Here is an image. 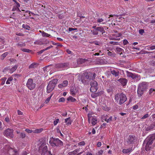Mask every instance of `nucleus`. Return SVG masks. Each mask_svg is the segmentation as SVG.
Listing matches in <instances>:
<instances>
[{
    "instance_id": "1",
    "label": "nucleus",
    "mask_w": 155,
    "mask_h": 155,
    "mask_svg": "<svg viewBox=\"0 0 155 155\" xmlns=\"http://www.w3.org/2000/svg\"><path fill=\"white\" fill-rule=\"evenodd\" d=\"M96 76L94 73L85 72L81 76L79 75L78 77L81 78L79 80V81H81L83 84H87L90 80L94 79Z\"/></svg>"
},
{
    "instance_id": "2",
    "label": "nucleus",
    "mask_w": 155,
    "mask_h": 155,
    "mask_svg": "<svg viewBox=\"0 0 155 155\" xmlns=\"http://www.w3.org/2000/svg\"><path fill=\"white\" fill-rule=\"evenodd\" d=\"M114 100L116 102L120 105H121L126 101L127 98L126 95L122 93L116 94L114 96Z\"/></svg>"
},
{
    "instance_id": "3",
    "label": "nucleus",
    "mask_w": 155,
    "mask_h": 155,
    "mask_svg": "<svg viewBox=\"0 0 155 155\" xmlns=\"http://www.w3.org/2000/svg\"><path fill=\"white\" fill-rule=\"evenodd\" d=\"M2 155H17L18 154L17 150L11 148L9 145H5L3 150Z\"/></svg>"
},
{
    "instance_id": "4",
    "label": "nucleus",
    "mask_w": 155,
    "mask_h": 155,
    "mask_svg": "<svg viewBox=\"0 0 155 155\" xmlns=\"http://www.w3.org/2000/svg\"><path fill=\"white\" fill-rule=\"evenodd\" d=\"M58 81V80L57 79H55L49 82L47 87V93H49L54 90Z\"/></svg>"
},
{
    "instance_id": "5",
    "label": "nucleus",
    "mask_w": 155,
    "mask_h": 155,
    "mask_svg": "<svg viewBox=\"0 0 155 155\" xmlns=\"http://www.w3.org/2000/svg\"><path fill=\"white\" fill-rule=\"evenodd\" d=\"M49 143L52 147L63 145V143L58 138H54L52 137L50 138Z\"/></svg>"
},
{
    "instance_id": "6",
    "label": "nucleus",
    "mask_w": 155,
    "mask_h": 155,
    "mask_svg": "<svg viewBox=\"0 0 155 155\" xmlns=\"http://www.w3.org/2000/svg\"><path fill=\"white\" fill-rule=\"evenodd\" d=\"M39 150L40 152H41L42 150L41 155H52L51 152L48 150L47 146L44 145V147H43L42 145H41L39 148Z\"/></svg>"
},
{
    "instance_id": "7",
    "label": "nucleus",
    "mask_w": 155,
    "mask_h": 155,
    "mask_svg": "<svg viewBox=\"0 0 155 155\" xmlns=\"http://www.w3.org/2000/svg\"><path fill=\"white\" fill-rule=\"evenodd\" d=\"M26 86L30 90H33L35 87L36 84L31 78L28 79L26 83Z\"/></svg>"
},
{
    "instance_id": "8",
    "label": "nucleus",
    "mask_w": 155,
    "mask_h": 155,
    "mask_svg": "<svg viewBox=\"0 0 155 155\" xmlns=\"http://www.w3.org/2000/svg\"><path fill=\"white\" fill-rule=\"evenodd\" d=\"M91 87L90 90L92 92H96L97 89V82L94 80H92L90 82Z\"/></svg>"
},
{
    "instance_id": "9",
    "label": "nucleus",
    "mask_w": 155,
    "mask_h": 155,
    "mask_svg": "<svg viewBox=\"0 0 155 155\" xmlns=\"http://www.w3.org/2000/svg\"><path fill=\"white\" fill-rule=\"evenodd\" d=\"M13 130L11 129L8 128L5 130L4 132V135L8 137L12 138L14 137L13 134Z\"/></svg>"
},
{
    "instance_id": "10",
    "label": "nucleus",
    "mask_w": 155,
    "mask_h": 155,
    "mask_svg": "<svg viewBox=\"0 0 155 155\" xmlns=\"http://www.w3.org/2000/svg\"><path fill=\"white\" fill-rule=\"evenodd\" d=\"M137 141V139L135 136L133 135H130L127 140V142L128 144H134Z\"/></svg>"
},
{
    "instance_id": "11",
    "label": "nucleus",
    "mask_w": 155,
    "mask_h": 155,
    "mask_svg": "<svg viewBox=\"0 0 155 155\" xmlns=\"http://www.w3.org/2000/svg\"><path fill=\"white\" fill-rule=\"evenodd\" d=\"M155 139V135L154 134H152L148 136L144 142L152 145Z\"/></svg>"
},
{
    "instance_id": "12",
    "label": "nucleus",
    "mask_w": 155,
    "mask_h": 155,
    "mask_svg": "<svg viewBox=\"0 0 155 155\" xmlns=\"http://www.w3.org/2000/svg\"><path fill=\"white\" fill-rule=\"evenodd\" d=\"M147 86L148 84L147 82H143L139 84L138 87L140 90L145 91L147 89Z\"/></svg>"
},
{
    "instance_id": "13",
    "label": "nucleus",
    "mask_w": 155,
    "mask_h": 155,
    "mask_svg": "<svg viewBox=\"0 0 155 155\" xmlns=\"http://www.w3.org/2000/svg\"><path fill=\"white\" fill-rule=\"evenodd\" d=\"M97 23L102 22V24H104L107 21H110V19L107 20L105 18H104L103 16H102V18L99 17L97 18Z\"/></svg>"
},
{
    "instance_id": "14",
    "label": "nucleus",
    "mask_w": 155,
    "mask_h": 155,
    "mask_svg": "<svg viewBox=\"0 0 155 155\" xmlns=\"http://www.w3.org/2000/svg\"><path fill=\"white\" fill-rule=\"evenodd\" d=\"M18 67V65H15L12 68H10L9 67H6L5 68V69H6L8 71V72L12 74L17 69Z\"/></svg>"
},
{
    "instance_id": "15",
    "label": "nucleus",
    "mask_w": 155,
    "mask_h": 155,
    "mask_svg": "<svg viewBox=\"0 0 155 155\" xmlns=\"http://www.w3.org/2000/svg\"><path fill=\"white\" fill-rule=\"evenodd\" d=\"M117 81L121 83V84L123 86H125L126 85L127 82V80L124 78H120L117 80Z\"/></svg>"
},
{
    "instance_id": "16",
    "label": "nucleus",
    "mask_w": 155,
    "mask_h": 155,
    "mask_svg": "<svg viewBox=\"0 0 155 155\" xmlns=\"http://www.w3.org/2000/svg\"><path fill=\"white\" fill-rule=\"evenodd\" d=\"M155 128V122H153L149 126L147 127L146 129V131H148Z\"/></svg>"
},
{
    "instance_id": "17",
    "label": "nucleus",
    "mask_w": 155,
    "mask_h": 155,
    "mask_svg": "<svg viewBox=\"0 0 155 155\" xmlns=\"http://www.w3.org/2000/svg\"><path fill=\"white\" fill-rule=\"evenodd\" d=\"M115 51L117 54H118L120 55H121V54H122V53L124 52V50L120 48L117 47L116 48Z\"/></svg>"
},
{
    "instance_id": "18",
    "label": "nucleus",
    "mask_w": 155,
    "mask_h": 155,
    "mask_svg": "<svg viewBox=\"0 0 155 155\" xmlns=\"http://www.w3.org/2000/svg\"><path fill=\"white\" fill-rule=\"evenodd\" d=\"M114 16L116 17L115 19H116V20L117 21H119L117 20L118 18L119 19H121V20H123L124 19L123 17H121L120 16H119L116 15H109L108 18H110V17H111Z\"/></svg>"
},
{
    "instance_id": "19",
    "label": "nucleus",
    "mask_w": 155,
    "mask_h": 155,
    "mask_svg": "<svg viewBox=\"0 0 155 155\" xmlns=\"http://www.w3.org/2000/svg\"><path fill=\"white\" fill-rule=\"evenodd\" d=\"M87 60L82 58H79L77 60V63L78 64H81L87 61Z\"/></svg>"
},
{
    "instance_id": "20",
    "label": "nucleus",
    "mask_w": 155,
    "mask_h": 155,
    "mask_svg": "<svg viewBox=\"0 0 155 155\" xmlns=\"http://www.w3.org/2000/svg\"><path fill=\"white\" fill-rule=\"evenodd\" d=\"M111 73L115 77H116L119 76V72L118 71L113 70L111 71Z\"/></svg>"
},
{
    "instance_id": "21",
    "label": "nucleus",
    "mask_w": 155,
    "mask_h": 155,
    "mask_svg": "<svg viewBox=\"0 0 155 155\" xmlns=\"http://www.w3.org/2000/svg\"><path fill=\"white\" fill-rule=\"evenodd\" d=\"M64 120L65 122L66 123V125H69L71 124L72 121L70 117L65 119Z\"/></svg>"
},
{
    "instance_id": "22",
    "label": "nucleus",
    "mask_w": 155,
    "mask_h": 155,
    "mask_svg": "<svg viewBox=\"0 0 155 155\" xmlns=\"http://www.w3.org/2000/svg\"><path fill=\"white\" fill-rule=\"evenodd\" d=\"M132 150V148H130L127 149H124L122 152L124 153H127L131 152Z\"/></svg>"
},
{
    "instance_id": "23",
    "label": "nucleus",
    "mask_w": 155,
    "mask_h": 155,
    "mask_svg": "<svg viewBox=\"0 0 155 155\" xmlns=\"http://www.w3.org/2000/svg\"><path fill=\"white\" fill-rule=\"evenodd\" d=\"M69 66L68 63H64L60 64H59V67L61 68H67Z\"/></svg>"
},
{
    "instance_id": "24",
    "label": "nucleus",
    "mask_w": 155,
    "mask_h": 155,
    "mask_svg": "<svg viewBox=\"0 0 155 155\" xmlns=\"http://www.w3.org/2000/svg\"><path fill=\"white\" fill-rule=\"evenodd\" d=\"M102 118L103 120H104L105 121L109 123L112 120V116H110L108 119H107V118H106V117H104V115L102 117Z\"/></svg>"
},
{
    "instance_id": "25",
    "label": "nucleus",
    "mask_w": 155,
    "mask_h": 155,
    "mask_svg": "<svg viewBox=\"0 0 155 155\" xmlns=\"http://www.w3.org/2000/svg\"><path fill=\"white\" fill-rule=\"evenodd\" d=\"M80 150V149H77L72 152H69L68 153L69 155H74L77 153Z\"/></svg>"
},
{
    "instance_id": "26",
    "label": "nucleus",
    "mask_w": 155,
    "mask_h": 155,
    "mask_svg": "<svg viewBox=\"0 0 155 155\" xmlns=\"http://www.w3.org/2000/svg\"><path fill=\"white\" fill-rule=\"evenodd\" d=\"M22 27L24 29L28 30H30L31 29L30 26L26 24H23L22 25Z\"/></svg>"
},
{
    "instance_id": "27",
    "label": "nucleus",
    "mask_w": 155,
    "mask_h": 155,
    "mask_svg": "<svg viewBox=\"0 0 155 155\" xmlns=\"http://www.w3.org/2000/svg\"><path fill=\"white\" fill-rule=\"evenodd\" d=\"M91 120V123L93 125H95L97 123V119L95 117H92Z\"/></svg>"
},
{
    "instance_id": "28",
    "label": "nucleus",
    "mask_w": 155,
    "mask_h": 155,
    "mask_svg": "<svg viewBox=\"0 0 155 155\" xmlns=\"http://www.w3.org/2000/svg\"><path fill=\"white\" fill-rule=\"evenodd\" d=\"M67 100L71 102H75L76 101V99L71 96H70L68 97L67 99Z\"/></svg>"
},
{
    "instance_id": "29",
    "label": "nucleus",
    "mask_w": 155,
    "mask_h": 155,
    "mask_svg": "<svg viewBox=\"0 0 155 155\" xmlns=\"http://www.w3.org/2000/svg\"><path fill=\"white\" fill-rule=\"evenodd\" d=\"M96 29H97V30L98 32L100 31L102 33V34H103V33L105 32V30L103 28L98 27H97Z\"/></svg>"
},
{
    "instance_id": "30",
    "label": "nucleus",
    "mask_w": 155,
    "mask_h": 155,
    "mask_svg": "<svg viewBox=\"0 0 155 155\" xmlns=\"http://www.w3.org/2000/svg\"><path fill=\"white\" fill-rule=\"evenodd\" d=\"M143 91L142 90H140V88L138 87L137 90V94L139 97H140L143 94Z\"/></svg>"
},
{
    "instance_id": "31",
    "label": "nucleus",
    "mask_w": 155,
    "mask_h": 155,
    "mask_svg": "<svg viewBox=\"0 0 155 155\" xmlns=\"http://www.w3.org/2000/svg\"><path fill=\"white\" fill-rule=\"evenodd\" d=\"M25 44L23 42H20L16 44V46L20 47H24L25 46Z\"/></svg>"
},
{
    "instance_id": "32",
    "label": "nucleus",
    "mask_w": 155,
    "mask_h": 155,
    "mask_svg": "<svg viewBox=\"0 0 155 155\" xmlns=\"http://www.w3.org/2000/svg\"><path fill=\"white\" fill-rule=\"evenodd\" d=\"M151 145V144H148V143H146L145 148V150L146 151H148L150 150L151 147H150V146Z\"/></svg>"
},
{
    "instance_id": "33",
    "label": "nucleus",
    "mask_w": 155,
    "mask_h": 155,
    "mask_svg": "<svg viewBox=\"0 0 155 155\" xmlns=\"http://www.w3.org/2000/svg\"><path fill=\"white\" fill-rule=\"evenodd\" d=\"M42 36L44 37H51L50 35L48 34L44 31L42 32Z\"/></svg>"
},
{
    "instance_id": "34",
    "label": "nucleus",
    "mask_w": 155,
    "mask_h": 155,
    "mask_svg": "<svg viewBox=\"0 0 155 155\" xmlns=\"http://www.w3.org/2000/svg\"><path fill=\"white\" fill-rule=\"evenodd\" d=\"M43 130V129L40 128L37 129L33 130V133H38L41 132Z\"/></svg>"
},
{
    "instance_id": "35",
    "label": "nucleus",
    "mask_w": 155,
    "mask_h": 155,
    "mask_svg": "<svg viewBox=\"0 0 155 155\" xmlns=\"http://www.w3.org/2000/svg\"><path fill=\"white\" fill-rule=\"evenodd\" d=\"M97 62L100 64H104L105 63L104 60L102 59H97Z\"/></svg>"
},
{
    "instance_id": "36",
    "label": "nucleus",
    "mask_w": 155,
    "mask_h": 155,
    "mask_svg": "<svg viewBox=\"0 0 155 155\" xmlns=\"http://www.w3.org/2000/svg\"><path fill=\"white\" fill-rule=\"evenodd\" d=\"M53 94H51L50 97H48L46 99V100L45 101V103L47 104L49 102V101H50L51 99V98L53 96Z\"/></svg>"
},
{
    "instance_id": "37",
    "label": "nucleus",
    "mask_w": 155,
    "mask_h": 155,
    "mask_svg": "<svg viewBox=\"0 0 155 155\" xmlns=\"http://www.w3.org/2000/svg\"><path fill=\"white\" fill-rule=\"evenodd\" d=\"M13 78L12 77L9 78L6 82L7 84H10V82L12 81L13 80Z\"/></svg>"
},
{
    "instance_id": "38",
    "label": "nucleus",
    "mask_w": 155,
    "mask_h": 155,
    "mask_svg": "<svg viewBox=\"0 0 155 155\" xmlns=\"http://www.w3.org/2000/svg\"><path fill=\"white\" fill-rule=\"evenodd\" d=\"M52 47H53V46L52 45H50V46L47 47L46 48L41 51L40 52H41V53H42L44 51H45L46 50H48L52 48Z\"/></svg>"
},
{
    "instance_id": "39",
    "label": "nucleus",
    "mask_w": 155,
    "mask_h": 155,
    "mask_svg": "<svg viewBox=\"0 0 155 155\" xmlns=\"http://www.w3.org/2000/svg\"><path fill=\"white\" fill-rule=\"evenodd\" d=\"M61 84L63 87H66L68 85V81L67 80L64 81Z\"/></svg>"
},
{
    "instance_id": "40",
    "label": "nucleus",
    "mask_w": 155,
    "mask_h": 155,
    "mask_svg": "<svg viewBox=\"0 0 155 155\" xmlns=\"http://www.w3.org/2000/svg\"><path fill=\"white\" fill-rule=\"evenodd\" d=\"M20 137L21 138L23 139L25 137V136H26V134L24 132H21V133H20Z\"/></svg>"
},
{
    "instance_id": "41",
    "label": "nucleus",
    "mask_w": 155,
    "mask_h": 155,
    "mask_svg": "<svg viewBox=\"0 0 155 155\" xmlns=\"http://www.w3.org/2000/svg\"><path fill=\"white\" fill-rule=\"evenodd\" d=\"M6 79H7V78H3L2 79V81L1 82V85H3L5 84V81L6 80Z\"/></svg>"
},
{
    "instance_id": "42",
    "label": "nucleus",
    "mask_w": 155,
    "mask_h": 155,
    "mask_svg": "<svg viewBox=\"0 0 155 155\" xmlns=\"http://www.w3.org/2000/svg\"><path fill=\"white\" fill-rule=\"evenodd\" d=\"M21 50L22 51H23V52H24L29 53V52H31V50H30L29 49H25V48L21 49Z\"/></svg>"
},
{
    "instance_id": "43",
    "label": "nucleus",
    "mask_w": 155,
    "mask_h": 155,
    "mask_svg": "<svg viewBox=\"0 0 155 155\" xmlns=\"http://www.w3.org/2000/svg\"><path fill=\"white\" fill-rule=\"evenodd\" d=\"M98 96V94L97 93H92L91 94V97L92 98H95Z\"/></svg>"
},
{
    "instance_id": "44",
    "label": "nucleus",
    "mask_w": 155,
    "mask_h": 155,
    "mask_svg": "<svg viewBox=\"0 0 155 155\" xmlns=\"http://www.w3.org/2000/svg\"><path fill=\"white\" fill-rule=\"evenodd\" d=\"M120 38H115L114 36V37H110L109 39L110 40H120Z\"/></svg>"
},
{
    "instance_id": "45",
    "label": "nucleus",
    "mask_w": 155,
    "mask_h": 155,
    "mask_svg": "<svg viewBox=\"0 0 155 155\" xmlns=\"http://www.w3.org/2000/svg\"><path fill=\"white\" fill-rule=\"evenodd\" d=\"M109 43L110 44H112L113 45H118V42L113 41H110Z\"/></svg>"
},
{
    "instance_id": "46",
    "label": "nucleus",
    "mask_w": 155,
    "mask_h": 155,
    "mask_svg": "<svg viewBox=\"0 0 155 155\" xmlns=\"http://www.w3.org/2000/svg\"><path fill=\"white\" fill-rule=\"evenodd\" d=\"M92 34L94 35H97L99 34V32L96 29L95 30L93 31Z\"/></svg>"
},
{
    "instance_id": "47",
    "label": "nucleus",
    "mask_w": 155,
    "mask_h": 155,
    "mask_svg": "<svg viewBox=\"0 0 155 155\" xmlns=\"http://www.w3.org/2000/svg\"><path fill=\"white\" fill-rule=\"evenodd\" d=\"M59 121V119H55L54 121V125H56L58 123Z\"/></svg>"
},
{
    "instance_id": "48",
    "label": "nucleus",
    "mask_w": 155,
    "mask_h": 155,
    "mask_svg": "<svg viewBox=\"0 0 155 155\" xmlns=\"http://www.w3.org/2000/svg\"><path fill=\"white\" fill-rule=\"evenodd\" d=\"M36 64L33 63L29 65V68H34L35 67Z\"/></svg>"
},
{
    "instance_id": "49",
    "label": "nucleus",
    "mask_w": 155,
    "mask_h": 155,
    "mask_svg": "<svg viewBox=\"0 0 155 155\" xmlns=\"http://www.w3.org/2000/svg\"><path fill=\"white\" fill-rule=\"evenodd\" d=\"M122 35L120 33H118L117 34L114 35V36L115 38H119Z\"/></svg>"
},
{
    "instance_id": "50",
    "label": "nucleus",
    "mask_w": 155,
    "mask_h": 155,
    "mask_svg": "<svg viewBox=\"0 0 155 155\" xmlns=\"http://www.w3.org/2000/svg\"><path fill=\"white\" fill-rule=\"evenodd\" d=\"M65 101V99L63 97L61 98L58 100V102H64Z\"/></svg>"
},
{
    "instance_id": "51",
    "label": "nucleus",
    "mask_w": 155,
    "mask_h": 155,
    "mask_svg": "<svg viewBox=\"0 0 155 155\" xmlns=\"http://www.w3.org/2000/svg\"><path fill=\"white\" fill-rule=\"evenodd\" d=\"M71 93L74 96L76 94V92L74 89L71 90Z\"/></svg>"
},
{
    "instance_id": "52",
    "label": "nucleus",
    "mask_w": 155,
    "mask_h": 155,
    "mask_svg": "<svg viewBox=\"0 0 155 155\" xmlns=\"http://www.w3.org/2000/svg\"><path fill=\"white\" fill-rule=\"evenodd\" d=\"M148 49L149 50H153L154 49H155V46L153 45L151 46H150L148 48Z\"/></svg>"
},
{
    "instance_id": "53",
    "label": "nucleus",
    "mask_w": 155,
    "mask_h": 155,
    "mask_svg": "<svg viewBox=\"0 0 155 155\" xmlns=\"http://www.w3.org/2000/svg\"><path fill=\"white\" fill-rule=\"evenodd\" d=\"M106 124V123H103L100 127V128L101 129H104L105 128Z\"/></svg>"
},
{
    "instance_id": "54",
    "label": "nucleus",
    "mask_w": 155,
    "mask_h": 155,
    "mask_svg": "<svg viewBox=\"0 0 155 155\" xmlns=\"http://www.w3.org/2000/svg\"><path fill=\"white\" fill-rule=\"evenodd\" d=\"M85 143L84 141H82L78 143V145L80 146H84L85 144Z\"/></svg>"
},
{
    "instance_id": "55",
    "label": "nucleus",
    "mask_w": 155,
    "mask_h": 155,
    "mask_svg": "<svg viewBox=\"0 0 155 155\" xmlns=\"http://www.w3.org/2000/svg\"><path fill=\"white\" fill-rule=\"evenodd\" d=\"M25 131L28 133H31L33 132V130H30L28 129H26Z\"/></svg>"
},
{
    "instance_id": "56",
    "label": "nucleus",
    "mask_w": 155,
    "mask_h": 155,
    "mask_svg": "<svg viewBox=\"0 0 155 155\" xmlns=\"http://www.w3.org/2000/svg\"><path fill=\"white\" fill-rule=\"evenodd\" d=\"M127 75L128 77H130L132 73L128 71H127Z\"/></svg>"
},
{
    "instance_id": "57",
    "label": "nucleus",
    "mask_w": 155,
    "mask_h": 155,
    "mask_svg": "<svg viewBox=\"0 0 155 155\" xmlns=\"http://www.w3.org/2000/svg\"><path fill=\"white\" fill-rule=\"evenodd\" d=\"M139 32L140 34L142 35L144 32V31L143 29H141L139 30Z\"/></svg>"
},
{
    "instance_id": "58",
    "label": "nucleus",
    "mask_w": 155,
    "mask_h": 155,
    "mask_svg": "<svg viewBox=\"0 0 155 155\" xmlns=\"http://www.w3.org/2000/svg\"><path fill=\"white\" fill-rule=\"evenodd\" d=\"M104 152V150H101L98 151V155H102Z\"/></svg>"
},
{
    "instance_id": "59",
    "label": "nucleus",
    "mask_w": 155,
    "mask_h": 155,
    "mask_svg": "<svg viewBox=\"0 0 155 155\" xmlns=\"http://www.w3.org/2000/svg\"><path fill=\"white\" fill-rule=\"evenodd\" d=\"M8 52H6L3 53L2 55V56L3 58H4L5 57H6V56L8 55Z\"/></svg>"
},
{
    "instance_id": "60",
    "label": "nucleus",
    "mask_w": 155,
    "mask_h": 155,
    "mask_svg": "<svg viewBox=\"0 0 155 155\" xmlns=\"http://www.w3.org/2000/svg\"><path fill=\"white\" fill-rule=\"evenodd\" d=\"M149 117V114H147L144 115L142 118V119H145Z\"/></svg>"
},
{
    "instance_id": "61",
    "label": "nucleus",
    "mask_w": 155,
    "mask_h": 155,
    "mask_svg": "<svg viewBox=\"0 0 155 155\" xmlns=\"http://www.w3.org/2000/svg\"><path fill=\"white\" fill-rule=\"evenodd\" d=\"M128 43V41L126 39H125L123 40V43L124 45H125L127 44Z\"/></svg>"
},
{
    "instance_id": "62",
    "label": "nucleus",
    "mask_w": 155,
    "mask_h": 155,
    "mask_svg": "<svg viewBox=\"0 0 155 155\" xmlns=\"http://www.w3.org/2000/svg\"><path fill=\"white\" fill-rule=\"evenodd\" d=\"M16 35L18 36H24V34L21 33H16Z\"/></svg>"
},
{
    "instance_id": "63",
    "label": "nucleus",
    "mask_w": 155,
    "mask_h": 155,
    "mask_svg": "<svg viewBox=\"0 0 155 155\" xmlns=\"http://www.w3.org/2000/svg\"><path fill=\"white\" fill-rule=\"evenodd\" d=\"M130 78H132L133 79H134V78H135L136 77V75L135 74H134L132 73V75H131V76L130 77Z\"/></svg>"
},
{
    "instance_id": "64",
    "label": "nucleus",
    "mask_w": 155,
    "mask_h": 155,
    "mask_svg": "<svg viewBox=\"0 0 155 155\" xmlns=\"http://www.w3.org/2000/svg\"><path fill=\"white\" fill-rule=\"evenodd\" d=\"M5 120L6 122L8 123L9 121V118L8 117H6L5 119Z\"/></svg>"
}]
</instances>
